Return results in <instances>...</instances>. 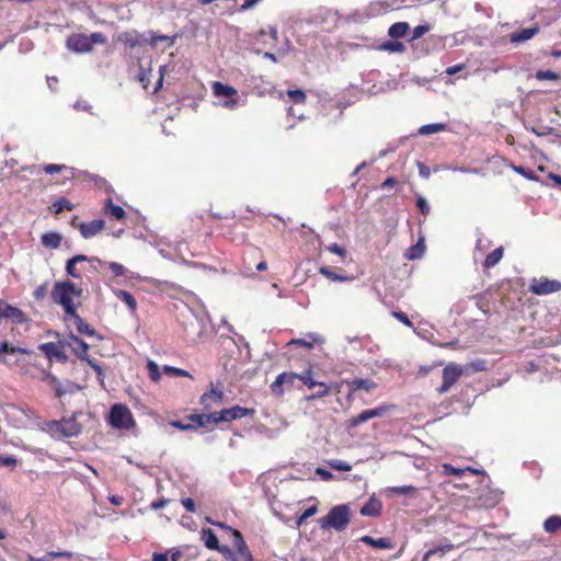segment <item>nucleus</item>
Listing matches in <instances>:
<instances>
[{
	"instance_id": "nucleus-33",
	"label": "nucleus",
	"mask_w": 561,
	"mask_h": 561,
	"mask_svg": "<svg viewBox=\"0 0 561 561\" xmlns=\"http://www.w3.org/2000/svg\"><path fill=\"white\" fill-rule=\"evenodd\" d=\"M105 207L106 211L117 220H122L126 216L125 210L121 206L114 205L111 198L106 199Z\"/></svg>"
},
{
	"instance_id": "nucleus-6",
	"label": "nucleus",
	"mask_w": 561,
	"mask_h": 561,
	"mask_svg": "<svg viewBox=\"0 0 561 561\" xmlns=\"http://www.w3.org/2000/svg\"><path fill=\"white\" fill-rule=\"evenodd\" d=\"M49 427L51 431L59 432L64 437H76L81 433V425L75 415L60 421H53Z\"/></svg>"
},
{
	"instance_id": "nucleus-57",
	"label": "nucleus",
	"mask_w": 561,
	"mask_h": 561,
	"mask_svg": "<svg viewBox=\"0 0 561 561\" xmlns=\"http://www.w3.org/2000/svg\"><path fill=\"white\" fill-rule=\"evenodd\" d=\"M108 267L110 270L112 271V273L116 276H123L127 273V270L124 265L119 264V263H116V262H111L108 264Z\"/></svg>"
},
{
	"instance_id": "nucleus-30",
	"label": "nucleus",
	"mask_w": 561,
	"mask_h": 561,
	"mask_svg": "<svg viewBox=\"0 0 561 561\" xmlns=\"http://www.w3.org/2000/svg\"><path fill=\"white\" fill-rule=\"evenodd\" d=\"M409 24L407 22H397L392 24L388 30V35L393 38H401L407 35Z\"/></svg>"
},
{
	"instance_id": "nucleus-53",
	"label": "nucleus",
	"mask_w": 561,
	"mask_h": 561,
	"mask_svg": "<svg viewBox=\"0 0 561 561\" xmlns=\"http://www.w3.org/2000/svg\"><path fill=\"white\" fill-rule=\"evenodd\" d=\"M76 266H77V264L75 263V261L72 259H69L66 262V273L68 276L72 277V278H80L81 274L78 272Z\"/></svg>"
},
{
	"instance_id": "nucleus-23",
	"label": "nucleus",
	"mask_w": 561,
	"mask_h": 561,
	"mask_svg": "<svg viewBox=\"0 0 561 561\" xmlns=\"http://www.w3.org/2000/svg\"><path fill=\"white\" fill-rule=\"evenodd\" d=\"M70 341L71 342L69 343V346L75 352V354L81 359L87 358L89 345L83 340L73 334H70Z\"/></svg>"
},
{
	"instance_id": "nucleus-8",
	"label": "nucleus",
	"mask_w": 561,
	"mask_h": 561,
	"mask_svg": "<svg viewBox=\"0 0 561 561\" xmlns=\"http://www.w3.org/2000/svg\"><path fill=\"white\" fill-rule=\"evenodd\" d=\"M217 423L219 422H230L234 420H240L253 413L252 409L243 408L240 405H234L229 409H224L219 412H216Z\"/></svg>"
},
{
	"instance_id": "nucleus-60",
	"label": "nucleus",
	"mask_w": 561,
	"mask_h": 561,
	"mask_svg": "<svg viewBox=\"0 0 561 561\" xmlns=\"http://www.w3.org/2000/svg\"><path fill=\"white\" fill-rule=\"evenodd\" d=\"M34 297L36 300H42L47 295V283L42 284L34 290Z\"/></svg>"
},
{
	"instance_id": "nucleus-55",
	"label": "nucleus",
	"mask_w": 561,
	"mask_h": 561,
	"mask_svg": "<svg viewBox=\"0 0 561 561\" xmlns=\"http://www.w3.org/2000/svg\"><path fill=\"white\" fill-rule=\"evenodd\" d=\"M172 427L180 430V431H193L196 430V425L191 423H184L182 421H171L169 423Z\"/></svg>"
},
{
	"instance_id": "nucleus-16",
	"label": "nucleus",
	"mask_w": 561,
	"mask_h": 561,
	"mask_svg": "<svg viewBox=\"0 0 561 561\" xmlns=\"http://www.w3.org/2000/svg\"><path fill=\"white\" fill-rule=\"evenodd\" d=\"M387 410L388 408L386 405H381L360 412L358 415L353 416V427L363 424L370 419L382 416Z\"/></svg>"
},
{
	"instance_id": "nucleus-10",
	"label": "nucleus",
	"mask_w": 561,
	"mask_h": 561,
	"mask_svg": "<svg viewBox=\"0 0 561 561\" xmlns=\"http://www.w3.org/2000/svg\"><path fill=\"white\" fill-rule=\"evenodd\" d=\"M118 41L124 43L130 48H135L141 46L144 44H149V35L148 33H139L137 31H128L123 32L118 35Z\"/></svg>"
},
{
	"instance_id": "nucleus-58",
	"label": "nucleus",
	"mask_w": 561,
	"mask_h": 561,
	"mask_svg": "<svg viewBox=\"0 0 561 561\" xmlns=\"http://www.w3.org/2000/svg\"><path fill=\"white\" fill-rule=\"evenodd\" d=\"M416 206L423 215L426 216L430 214L431 207L423 196H417Z\"/></svg>"
},
{
	"instance_id": "nucleus-3",
	"label": "nucleus",
	"mask_w": 561,
	"mask_h": 561,
	"mask_svg": "<svg viewBox=\"0 0 561 561\" xmlns=\"http://www.w3.org/2000/svg\"><path fill=\"white\" fill-rule=\"evenodd\" d=\"M351 520L348 504H342L332 507L328 515L320 519L322 529L333 528L337 531L344 530Z\"/></svg>"
},
{
	"instance_id": "nucleus-37",
	"label": "nucleus",
	"mask_w": 561,
	"mask_h": 561,
	"mask_svg": "<svg viewBox=\"0 0 561 561\" xmlns=\"http://www.w3.org/2000/svg\"><path fill=\"white\" fill-rule=\"evenodd\" d=\"M543 528L547 533H556L558 529L561 528V516L552 515L548 517L543 523Z\"/></svg>"
},
{
	"instance_id": "nucleus-32",
	"label": "nucleus",
	"mask_w": 561,
	"mask_h": 561,
	"mask_svg": "<svg viewBox=\"0 0 561 561\" xmlns=\"http://www.w3.org/2000/svg\"><path fill=\"white\" fill-rule=\"evenodd\" d=\"M503 257V248H496L491 253H489L484 261V267L490 268L495 266L501 259Z\"/></svg>"
},
{
	"instance_id": "nucleus-31",
	"label": "nucleus",
	"mask_w": 561,
	"mask_h": 561,
	"mask_svg": "<svg viewBox=\"0 0 561 561\" xmlns=\"http://www.w3.org/2000/svg\"><path fill=\"white\" fill-rule=\"evenodd\" d=\"M149 35V45L154 47L158 42H164L167 44V47H172L175 43L176 36H169V35H156L154 32L150 31L148 32Z\"/></svg>"
},
{
	"instance_id": "nucleus-54",
	"label": "nucleus",
	"mask_w": 561,
	"mask_h": 561,
	"mask_svg": "<svg viewBox=\"0 0 561 561\" xmlns=\"http://www.w3.org/2000/svg\"><path fill=\"white\" fill-rule=\"evenodd\" d=\"M138 80L145 89L148 88L150 83V73L145 69V67L141 64L139 66Z\"/></svg>"
},
{
	"instance_id": "nucleus-51",
	"label": "nucleus",
	"mask_w": 561,
	"mask_h": 561,
	"mask_svg": "<svg viewBox=\"0 0 561 561\" xmlns=\"http://www.w3.org/2000/svg\"><path fill=\"white\" fill-rule=\"evenodd\" d=\"M82 359L89 364V366L96 373L99 380L103 382L104 371L100 364L95 359H91L89 355L87 356V358Z\"/></svg>"
},
{
	"instance_id": "nucleus-12",
	"label": "nucleus",
	"mask_w": 561,
	"mask_h": 561,
	"mask_svg": "<svg viewBox=\"0 0 561 561\" xmlns=\"http://www.w3.org/2000/svg\"><path fill=\"white\" fill-rule=\"evenodd\" d=\"M38 348L47 356V358H57L60 362H66L67 356L64 353V345L60 343L47 342L38 346Z\"/></svg>"
},
{
	"instance_id": "nucleus-63",
	"label": "nucleus",
	"mask_w": 561,
	"mask_h": 561,
	"mask_svg": "<svg viewBox=\"0 0 561 561\" xmlns=\"http://www.w3.org/2000/svg\"><path fill=\"white\" fill-rule=\"evenodd\" d=\"M216 551H219L226 559L233 561L234 551L231 548L227 546H219V549Z\"/></svg>"
},
{
	"instance_id": "nucleus-35",
	"label": "nucleus",
	"mask_w": 561,
	"mask_h": 561,
	"mask_svg": "<svg viewBox=\"0 0 561 561\" xmlns=\"http://www.w3.org/2000/svg\"><path fill=\"white\" fill-rule=\"evenodd\" d=\"M115 295L117 298H119L122 301H124L130 310H133V311L136 310L137 301L129 291L124 290V289H118L115 291Z\"/></svg>"
},
{
	"instance_id": "nucleus-43",
	"label": "nucleus",
	"mask_w": 561,
	"mask_h": 561,
	"mask_svg": "<svg viewBox=\"0 0 561 561\" xmlns=\"http://www.w3.org/2000/svg\"><path fill=\"white\" fill-rule=\"evenodd\" d=\"M80 387L77 386L76 383L73 382H67L66 386H64L61 382H59L57 386H56V389L55 390V393L57 397H62L64 394L68 393V392H73L76 390H79Z\"/></svg>"
},
{
	"instance_id": "nucleus-26",
	"label": "nucleus",
	"mask_w": 561,
	"mask_h": 561,
	"mask_svg": "<svg viewBox=\"0 0 561 561\" xmlns=\"http://www.w3.org/2000/svg\"><path fill=\"white\" fill-rule=\"evenodd\" d=\"M202 540L204 541V545L209 550H217L219 549V541L216 536V534L210 528H203L201 531Z\"/></svg>"
},
{
	"instance_id": "nucleus-62",
	"label": "nucleus",
	"mask_w": 561,
	"mask_h": 561,
	"mask_svg": "<svg viewBox=\"0 0 561 561\" xmlns=\"http://www.w3.org/2000/svg\"><path fill=\"white\" fill-rule=\"evenodd\" d=\"M419 174L423 179H428L431 176V169L430 167L425 165L423 162L417 161L416 162Z\"/></svg>"
},
{
	"instance_id": "nucleus-47",
	"label": "nucleus",
	"mask_w": 561,
	"mask_h": 561,
	"mask_svg": "<svg viewBox=\"0 0 561 561\" xmlns=\"http://www.w3.org/2000/svg\"><path fill=\"white\" fill-rule=\"evenodd\" d=\"M147 368L149 371L150 379L156 382L159 381L161 378V373H160V367L158 366V364L154 363L153 360H148Z\"/></svg>"
},
{
	"instance_id": "nucleus-41",
	"label": "nucleus",
	"mask_w": 561,
	"mask_h": 561,
	"mask_svg": "<svg viewBox=\"0 0 561 561\" xmlns=\"http://www.w3.org/2000/svg\"><path fill=\"white\" fill-rule=\"evenodd\" d=\"M423 253H424V244L421 240L416 244H414L408 249L407 257L409 260H416V259L422 257Z\"/></svg>"
},
{
	"instance_id": "nucleus-7",
	"label": "nucleus",
	"mask_w": 561,
	"mask_h": 561,
	"mask_svg": "<svg viewBox=\"0 0 561 561\" xmlns=\"http://www.w3.org/2000/svg\"><path fill=\"white\" fill-rule=\"evenodd\" d=\"M561 289V283L557 279L545 277L534 278L529 285V290L536 295H548Z\"/></svg>"
},
{
	"instance_id": "nucleus-50",
	"label": "nucleus",
	"mask_w": 561,
	"mask_h": 561,
	"mask_svg": "<svg viewBox=\"0 0 561 561\" xmlns=\"http://www.w3.org/2000/svg\"><path fill=\"white\" fill-rule=\"evenodd\" d=\"M320 273L332 280L343 282V280L348 279L347 276H341V275L336 274L335 272H333L330 267H327V266L321 267Z\"/></svg>"
},
{
	"instance_id": "nucleus-42",
	"label": "nucleus",
	"mask_w": 561,
	"mask_h": 561,
	"mask_svg": "<svg viewBox=\"0 0 561 561\" xmlns=\"http://www.w3.org/2000/svg\"><path fill=\"white\" fill-rule=\"evenodd\" d=\"M53 207L56 214H60L64 210H72L73 204L69 199L60 197L53 204Z\"/></svg>"
},
{
	"instance_id": "nucleus-14",
	"label": "nucleus",
	"mask_w": 561,
	"mask_h": 561,
	"mask_svg": "<svg viewBox=\"0 0 561 561\" xmlns=\"http://www.w3.org/2000/svg\"><path fill=\"white\" fill-rule=\"evenodd\" d=\"M0 318L12 319L16 323L26 321L25 314L21 309L2 301H0Z\"/></svg>"
},
{
	"instance_id": "nucleus-46",
	"label": "nucleus",
	"mask_w": 561,
	"mask_h": 561,
	"mask_svg": "<svg viewBox=\"0 0 561 561\" xmlns=\"http://www.w3.org/2000/svg\"><path fill=\"white\" fill-rule=\"evenodd\" d=\"M535 78L539 81H543V80L557 81L560 79V75L552 70H538L535 73Z\"/></svg>"
},
{
	"instance_id": "nucleus-36",
	"label": "nucleus",
	"mask_w": 561,
	"mask_h": 561,
	"mask_svg": "<svg viewBox=\"0 0 561 561\" xmlns=\"http://www.w3.org/2000/svg\"><path fill=\"white\" fill-rule=\"evenodd\" d=\"M446 125L442 123L426 124L420 127L419 135L427 136L445 130Z\"/></svg>"
},
{
	"instance_id": "nucleus-24",
	"label": "nucleus",
	"mask_w": 561,
	"mask_h": 561,
	"mask_svg": "<svg viewBox=\"0 0 561 561\" xmlns=\"http://www.w3.org/2000/svg\"><path fill=\"white\" fill-rule=\"evenodd\" d=\"M217 413H202V414H191L188 416V420L192 421L194 425H196V428L205 426L208 423H215L217 424Z\"/></svg>"
},
{
	"instance_id": "nucleus-9",
	"label": "nucleus",
	"mask_w": 561,
	"mask_h": 561,
	"mask_svg": "<svg viewBox=\"0 0 561 561\" xmlns=\"http://www.w3.org/2000/svg\"><path fill=\"white\" fill-rule=\"evenodd\" d=\"M233 545L236 547L233 561H253L252 553L250 552L241 533L237 529L232 530Z\"/></svg>"
},
{
	"instance_id": "nucleus-15",
	"label": "nucleus",
	"mask_w": 561,
	"mask_h": 561,
	"mask_svg": "<svg viewBox=\"0 0 561 561\" xmlns=\"http://www.w3.org/2000/svg\"><path fill=\"white\" fill-rule=\"evenodd\" d=\"M467 370L468 368L450 363L443 369V380L453 386Z\"/></svg>"
},
{
	"instance_id": "nucleus-27",
	"label": "nucleus",
	"mask_w": 561,
	"mask_h": 561,
	"mask_svg": "<svg viewBox=\"0 0 561 561\" xmlns=\"http://www.w3.org/2000/svg\"><path fill=\"white\" fill-rule=\"evenodd\" d=\"M61 236L58 232H47L44 233L41 238V242L43 247L46 249L55 250L60 247L61 243Z\"/></svg>"
},
{
	"instance_id": "nucleus-19",
	"label": "nucleus",
	"mask_w": 561,
	"mask_h": 561,
	"mask_svg": "<svg viewBox=\"0 0 561 561\" xmlns=\"http://www.w3.org/2000/svg\"><path fill=\"white\" fill-rule=\"evenodd\" d=\"M67 318L72 322V324L76 327L77 331L80 334L88 335V336H95L96 331L87 323L78 313L75 311V314H69Z\"/></svg>"
},
{
	"instance_id": "nucleus-18",
	"label": "nucleus",
	"mask_w": 561,
	"mask_h": 561,
	"mask_svg": "<svg viewBox=\"0 0 561 561\" xmlns=\"http://www.w3.org/2000/svg\"><path fill=\"white\" fill-rule=\"evenodd\" d=\"M224 393L220 390L211 388L201 397V403L205 410H210L215 404L222 403Z\"/></svg>"
},
{
	"instance_id": "nucleus-28",
	"label": "nucleus",
	"mask_w": 561,
	"mask_h": 561,
	"mask_svg": "<svg viewBox=\"0 0 561 561\" xmlns=\"http://www.w3.org/2000/svg\"><path fill=\"white\" fill-rule=\"evenodd\" d=\"M442 468H443L444 474H447V476H458V477H461L467 471L472 472L474 474H480V473L483 472L481 470L473 469L472 467L456 468V467H454V466H451L449 463H444L442 466Z\"/></svg>"
},
{
	"instance_id": "nucleus-44",
	"label": "nucleus",
	"mask_w": 561,
	"mask_h": 561,
	"mask_svg": "<svg viewBox=\"0 0 561 561\" xmlns=\"http://www.w3.org/2000/svg\"><path fill=\"white\" fill-rule=\"evenodd\" d=\"M1 353H5V354H14V353L30 354L31 352L27 348L15 347V346H12L8 342H2V343H0V354Z\"/></svg>"
},
{
	"instance_id": "nucleus-5",
	"label": "nucleus",
	"mask_w": 561,
	"mask_h": 561,
	"mask_svg": "<svg viewBox=\"0 0 561 561\" xmlns=\"http://www.w3.org/2000/svg\"><path fill=\"white\" fill-rule=\"evenodd\" d=\"M110 424L115 428L129 430L134 427L135 421L126 405L116 403L110 410Z\"/></svg>"
},
{
	"instance_id": "nucleus-61",
	"label": "nucleus",
	"mask_w": 561,
	"mask_h": 561,
	"mask_svg": "<svg viewBox=\"0 0 561 561\" xmlns=\"http://www.w3.org/2000/svg\"><path fill=\"white\" fill-rule=\"evenodd\" d=\"M68 168L65 164H47L44 167V171L48 174L58 173Z\"/></svg>"
},
{
	"instance_id": "nucleus-2",
	"label": "nucleus",
	"mask_w": 561,
	"mask_h": 561,
	"mask_svg": "<svg viewBox=\"0 0 561 561\" xmlns=\"http://www.w3.org/2000/svg\"><path fill=\"white\" fill-rule=\"evenodd\" d=\"M107 43V37L101 32L87 34H72L67 38L66 46L69 50L77 54H85L92 50L93 45Z\"/></svg>"
},
{
	"instance_id": "nucleus-45",
	"label": "nucleus",
	"mask_w": 561,
	"mask_h": 561,
	"mask_svg": "<svg viewBox=\"0 0 561 561\" xmlns=\"http://www.w3.org/2000/svg\"><path fill=\"white\" fill-rule=\"evenodd\" d=\"M287 95L294 104H304L306 102V93L300 89L288 90Z\"/></svg>"
},
{
	"instance_id": "nucleus-1",
	"label": "nucleus",
	"mask_w": 561,
	"mask_h": 561,
	"mask_svg": "<svg viewBox=\"0 0 561 561\" xmlns=\"http://www.w3.org/2000/svg\"><path fill=\"white\" fill-rule=\"evenodd\" d=\"M81 295L82 289L69 280L56 282L50 293L53 301L62 307L66 316L75 314L77 307L72 297H80Z\"/></svg>"
},
{
	"instance_id": "nucleus-11",
	"label": "nucleus",
	"mask_w": 561,
	"mask_h": 561,
	"mask_svg": "<svg viewBox=\"0 0 561 561\" xmlns=\"http://www.w3.org/2000/svg\"><path fill=\"white\" fill-rule=\"evenodd\" d=\"M298 379V375L295 373H282L279 374L274 382L271 385V391L274 396H280L284 392V387H291Z\"/></svg>"
},
{
	"instance_id": "nucleus-29",
	"label": "nucleus",
	"mask_w": 561,
	"mask_h": 561,
	"mask_svg": "<svg viewBox=\"0 0 561 561\" xmlns=\"http://www.w3.org/2000/svg\"><path fill=\"white\" fill-rule=\"evenodd\" d=\"M359 540L377 549H391L393 547L391 541L383 537L374 539L370 536H363Z\"/></svg>"
},
{
	"instance_id": "nucleus-59",
	"label": "nucleus",
	"mask_w": 561,
	"mask_h": 561,
	"mask_svg": "<svg viewBox=\"0 0 561 561\" xmlns=\"http://www.w3.org/2000/svg\"><path fill=\"white\" fill-rule=\"evenodd\" d=\"M16 462V458L13 456L0 455V467H14Z\"/></svg>"
},
{
	"instance_id": "nucleus-40",
	"label": "nucleus",
	"mask_w": 561,
	"mask_h": 561,
	"mask_svg": "<svg viewBox=\"0 0 561 561\" xmlns=\"http://www.w3.org/2000/svg\"><path fill=\"white\" fill-rule=\"evenodd\" d=\"M380 48L389 53H402L404 51L405 46L399 41H388L381 44Z\"/></svg>"
},
{
	"instance_id": "nucleus-4",
	"label": "nucleus",
	"mask_w": 561,
	"mask_h": 561,
	"mask_svg": "<svg viewBox=\"0 0 561 561\" xmlns=\"http://www.w3.org/2000/svg\"><path fill=\"white\" fill-rule=\"evenodd\" d=\"M211 89L214 96L218 99L215 102L217 106L228 110H234L239 106V99L236 98L238 92L233 87L216 81L213 83Z\"/></svg>"
},
{
	"instance_id": "nucleus-25",
	"label": "nucleus",
	"mask_w": 561,
	"mask_h": 561,
	"mask_svg": "<svg viewBox=\"0 0 561 561\" xmlns=\"http://www.w3.org/2000/svg\"><path fill=\"white\" fill-rule=\"evenodd\" d=\"M396 0H391V1H376V2H373L369 4L368 7V10L369 12L367 13V16H375V15H379L381 14L383 11H387V10H390V9H393V7L396 5Z\"/></svg>"
},
{
	"instance_id": "nucleus-22",
	"label": "nucleus",
	"mask_w": 561,
	"mask_h": 561,
	"mask_svg": "<svg viewBox=\"0 0 561 561\" xmlns=\"http://www.w3.org/2000/svg\"><path fill=\"white\" fill-rule=\"evenodd\" d=\"M382 504L380 500L375 496H371L366 504L360 507L359 512L363 516H378L381 512Z\"/></svg>"
},
{
	"instance_id": "nucleus-34",
	"label": "nucleus",
	"mask_w": 561,
	"mask_h": 561,
	"mask_svg": "<svg viewBox=\"0 0 561 561\" xmlns=\"http://www.w3.org/2000/svg\"><path fill=\"white\" fill-rule=\"evenodd\" d=\"M298 379H300L304 382V385L308 386V388L310 389L314 388L316 386H319L322 388V390L319 391L320 393L327 392V386L322 382L314 381L311 377L310 370L305 371L302 375H298Z\"/></svg>"
},
{
	"instance_id": "nucleus-13",
	"label": "nucleus",
	"mask_w": 561,
	"mask_h": 561,
	"mask_svg": "<svg viewBox=\"0 0 561 561\" xmlns=\"http://www.w3.org/2000/svg\"><path fill=\"white\" fill-rule=\"evenodd\" d=\"M377 388V383L371 379H363V378H353V401L364 399L360 396L362 391L366 393H370L373 390Z\"/></svg>"
},
{
	"instance_id": "nucleus-49",
	"label": "nucleus",
	"mask_w": 561,
	"mask_h": 561,
	"mask_svg": "<svg viewBox=\"0 0 561 561\" xmlns=\"http://www.w3.org/2000/svg\"><path fill=\"white\" fill-rule=\"evenodd\" d=\"M328 465L331 469L333 470H339V471H350L351 470V465L344 460H340V459H331L328 461Z\"/></svg>"
},
{
	"instance_id": "nucleus-38",
	"label": "nucleus",
	"mask_w": 561,
	"mask_h": 561,
	"mask_svg": "<svg viewBox=\"0 0 561 561\" xmlns=\"http://www.w3.org/2000/svg\"><path fill=\"white\" fill-rule=\"evenodd\" d=\"M454 547L455 546L453 543L447 542L444 545H439L433 549H430L428 551L425 552L423 561H427L432 556H435L437 553L444 554L446 552H449L454 549Z\"/></svg>"
},
{
	"instance_id": "nucleus-17",
	"label": "nucleus",
	"mask_w": 561,
	"mask_h": 561,
	"mask_svg": "<svg viewBox=\"0 0 561 561\" xmlns=\"http://www.w3.org/2000/svg\"><path fill=\"white\" fill-rule=\"evenodd\" d=\"M104 227V221L102 219H94L90 222H80L79 230L81 236L84 239H89L94 237L98 232H100Z\"/></svg>"
},
{
	"instance_id": "nucleus-48",
	"label": "nucleus",
	"mask_w": 561,
	"mask_h": 561,
	"mask_svg": "<svg viewBox=\"0 0 561 561\" xmlns=\"http://www.w3.org/2000/svg\"><path fill=\"white\" fill-rule=\"evenodd\" d=\"M163 373L165 375H169V376H174V377H191L190 373L184 370V369H181V368H178V367H173V366H163Z\"/></svg>"
},
{
	"instance_id": "nucleus-56",
	"label": "nucleus",
	"mask_w": 561,
	"mask_h": 561,
	"mask_svg": "<svg viewBox=\"0 0 561 561\" xmlns=\"http://www.w3.org/2000/svg\"><path fill=\"white\" fill-rule=\"evenodd\" d=\"M430 28L431 27L428 24H421V25L415 26L412 31V39H417V38L422 37L430 31Z\"/></svg>"
},
{
	"instance_id": "nucleus-52",
	"label": "nucleus",
	"mask_w": 561,
	"mask_h": 561,
	"mask_svg": "<svg viewBox=\"0 0 561 561\" xmlns=\"http://www.w3.org/2000/svg\"><path fill=\"white\" fill-rule=\"evenodd\" d=\"M354 343L358 344L360 347H365L368 353H375V351L378 348V345L369 339L358 341L353 340V348H355Z\"/></svg>"
},
{
	"instance_id": "nucleus-39",
	"label": "nucleus",
	"mask_w": 561,
	"mask_h": 561,
	"mask_svg": "<svg viewBox=\"0 0 561 561\" xmlns=\"http://www.w3.org/2000/svg\"><path fill=\"white\" fill-rule=\"evenodd\" d=\"M389 491L393 494L407 495L410 497H414L417 493V489L413 485L392 486V488H390Z\"/></svg>"
},
{
	"instance_id": "nucleus-21",
	"label": "nucleus",
	"mask_w": 561,
	"mask_h": 561,
	"mask_svg": "<svg viewBox=\"0 0 561 561\" xmlns=\"http://www.w3.org/2000/svg\"><path fill=\"white\" fill-rule=\"evenodd\" d=\"M538 32H539L538 26L523 28L520 31L513 32L510 34V42L513 44L524 43V42L533 38L536 34H538Z\"/></svg>"
},
{
	"instance_id": "nucleus-64",
	"label": "nucleus",
	"mask_w": 561,
	"mask_h": 561,
	"mask_svg": "<svg viewBox=\"0 0 561 561\" xmlns=\"http://www.w3.org/2000/svg\"><path fill=\"white\" fill-rule=\"evenodd\" d=\"M55 559L54 551H49L41 558L28 556V561H53Z\"/></svg>"
},
{
	"instance_id": "nucleus-20",
	"label": "nucleus",
	"mask_w": 561,
	"mask_h": 561,
	"mask_svg": "<svg viewBox=\"0 0 561 561\" xmlns=\"http://www.w3.org/2000/svg\"><path fill=\"white\" fill-rule=\"evenodd\" d=\"M324 343V337L318 333H309L307 334L306 337L304 339H295V340H291L288 344L289 345H299V346H304L308 350H311L313 347V344H323Z\"/></svg>"
}]
</instances>
